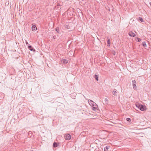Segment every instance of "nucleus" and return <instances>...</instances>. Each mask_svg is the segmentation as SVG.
<instances>
[{
	"label": "nucleus",
	"instance_id": "16",
	"mask_svg": "<svg viewBox=\"0 0 151 151\" xmlns=\"http://www.w3.org/2000/svg\"><path fill=\"white\" fill-rule=\"evenodd\" d=\"M139 20L141 21V22H144L143 19L142 17H139Z\"/></svg>",
	"mask_w": 151,
	"mask_h": 151
},
{
	"label": "nucleus",
	"instance_id": "28",
	"mask_svg": "<svg viewBox=\"0 0 151 151\" xmlns=\"http://www.w3.org/2000/svg\"><path fill=\"white\" fill-rule=\"evenodd\" d=\"M81 0L83 1H85V0Z\"/></svg>",
	"mask_w": 151,
	"mask_h": 151
},
{
	"label": "nucleus",
	"instance_id": "4",
	"mask_svg": "<svg viewBox=\"0 0 151 151\" xmlns=\"http://www.w3.org/2000/svg\"><path fill=\"white\" fill-rule=\"evenodd\" d=\"M133 87L134 90H136L137 87H136V82L134 80L132 81Z\"/></svg>",
	"mask_w": 151,
	"mask_h": 151
},
{
	"label": "nucleus",
	"instance_id": "7",
	"mask_svg": "<svg viewBox=\"0 0 151 151\" xmlns=\"http://www.w3.org/2000/svg\"><path fill=\"white\" fill-rule=\"evenodd\" d=\"M61 62L64 64H67L68 63V60L64 59L61 60Z\"/></svg>",
	"mask_w": 151,
	"mask_h": 151
},
{
	"label": "nucleus",
	"instance_id": "14",
	"mask_svg": "<svg viewBox=\"0 0 151 151\" xmlns=\"http://www.w3.org/2000/svg\"><path fill=\"white\" fill-rule=\"evenodd\" d=\"M110 45V40L108 39L107 42V46H109Z\"/></svg>",
	"mask_w": 151,
	"mask_h": 151
},
{
	"label": "nucleus",
	"instance_id": "23",
	"mask_svg": "<svg viewBox=\"0 0 151 151\" xmlns=\"http://www.w3.org/2000/svg\"><path fill=\"white\" fill-rule=\"evenodd\" d=\"M25 42H26V45L28 44V42L26 40L25 41Z\"/></svg>",
	"mask_w": 151,
	"mask_h": 151
},
{
	"label": "nucleus",
	"instance_id": "26",
	"mask_svg": "<svg viewBox=\"0 0 151 151\" xmlns=\"http://www.w3.org/2000/svg\"><path fill=\"white\" fill-rule=\"evenodd\" d=\"M150 6H151V2L150 3Z\"/></svg>",
	"mask_w": 151,
	"mask_h": 151
},
{
	"label": "nucleus",
	"instance_id": "25",
	"mask_svg": "<svg viewBox=\"0 0 151 151\" xmlns=\"http://www.w3.org/2000/svg\"><path fill=\"white\" fill-rule=\"evenodd\" d=\"M84 133V132H81V134H82V135H83V133Z\"/></svg>",
	"mask_w": 151,
	"mask_h": 151
},
{
	"label": "nucleus",
	"instance_id": "29",
	"mask_svg": "<svg viewBox=\"0 0 151 151\" xmlns=\"http://www.w3.org/2000/svg\"><path fill=\"white\" fill-rule=\"evenodd\" d=\"M74 94H75L76 95V93H74Z\"/></svg>",
	"mask_w": 151,
	"mask_h": 151
},
{
	"label": "nucleus",
	"instance_id": "17",
	"mask_svg": "<svg viewBox=\"0 0 151 151\" xmlns=\"http://www.w3.org/2000/svg\"><path fill=\"white\" fill-rule=\"evenodd\" d=\"M126 120L127 121L129 122H130L131 120V119L129 118H127Z\"/></svg>",
	"mask_w": 151,
	"mask_h": 151
},
{
	"label": "nucleus",
	"instance_id": "27",
	"mask_svg": "<svg viewBox=\"0 0 151 151\" xmlns=\"http://www.w3.org/2000/svg\"><path fill=\"white\" fill-rule=\"evenodd\" d=\"M115 52H114V55H115V53H115Z\"/></svg>",
	"mask_w": 151,
	"mask_h": 151
},
{
	"label": "nucleus",
	"instance_id": "30",
	"mask_svg": "<svg viewBox=\"0 0 151 151\" xmlns=\"http://www.w3.org/2000/svg\"><path fill=\"white\" fill-rule=\"evenodd\" d=\"M112 10L113 11V9H112Z\"/></svg>",
	"mask_w": 151,
	"mask_h": 151
},
{
	"label": "nucleus",
	"instance_id": "9",
	"mask_svg": "<svg viewBox=\"0 0 151 151\" xmlns=\"http://www.w3.org/2000/svg\"><path fill=\"white\" fill-rule=\"evenodd\" d=\"M58 145V144L57 142H54L53 144V147H56Z\"/></svg>",
	"mask_w": 151,
	"mask_h": 151
},
{
	"label": "nucleus",
	"instance_id": "12",
	"mask_svg": "<svg viewBox=\"0 0 151 151\" xmlns=\"http://www.w3.org/2000/svg\"><path fill=\"white\" fill-rule=\"evenodd\" d=\"M94 77L96 81H98V76L97 75H94Z\"/></svg>",
	"mask_w": 151,
	"mask_h": 151
},
{
	"label": "nucleus",
	"instance_id": "8",
	"mask_svg": "<svg viewBox=\"0 0 151 151\" xmlns=\"http://www.w3.org/2000/svg\"><path fill=\"white\" fill-rule=\"evenodd\" d=\"M32 30L34 31L37 29V27L35 25H33L32 27Z\"/></svg>",
	"mask_w": 151,
	"mask_h": 151
},
{
	"label": "nucleus",
	"instance_id": "15",
	"mask_svg": "<svg viewBox=\"0 0 151 151\" xmlns=\"http://www.w3.org/2000/svg\"><path fill=\"white\" fill-rule=\"evenodd\" d=\"M55 30L58 33H59V32H60V30H59V28L58 27H57L56 29H55Z\"/></svg>",
	"mask_w": 151,
	"mask_h": 151
},
{
	"label": "nucleus",
	"instance_id": "19",
	"mask_svg": "<svg viewBox=\"0 0 151 151\" xmlns=\"http://www.w3.org/2000/svg\"><path fill=\"white\" fill-rule=\"evenodd\" d=\"M116 142L114 143V146H119V145L117 144H116V142H117L118 141H116Z\"/></svg>",
	"mask_w": 151,
	"mask_h": 151
},
{
	"label": "nucleus",
	"instance_id": "24",
	"mask_svg": "<svg viewBox=\"0 0 151 151\" xmlns=\"http://www.w3.org/2000/svg\"><path fill=\"white\" fill-rule=\"evenodd\" d=\"M84 1H84H83V4H85V3H86V2H85V1Z\"/></svg>",
	"mask_w": 151,
	"mask_h": 151
},
{
	"label": "nucleus",
	"instance_id": "13",
	"mask_svg": "<svg viewBox=\"0 0 151 151\" xmlns=\"http://www.w3.org/2000/svg\"><path fill=\"white\" fill-rule=\"evenodd\" d=\"M142 45L143 47L145 48L147 46L146 43L145 42H144L142 43Z\"/></svg>",
	"mask_w": 151,
	"mask_h": 151
},
{
	"label": "nucleus",
	"instance_id": "2",
	"mask_svg": "<svg viewBox=\"0 0 151 151\" xmlns=\"http://www.w3.org/2000/svg\"><path fill=\"white\" fill-rule=\"evenodd\" d=\"M88 101L90 105H92V109L93 110L95 111V109H96V108H97V105L96 103L91 100H88Z\"/></svg>",
	"mask_w": 151,
	"mask_h": 151
},
{
	"label": "nucleus",
	"instance_id": "20",
	"mask_svg": "<svg viewBox=\"0 0 151 151\" xmlns=\"http://www.w3.org/2000/svg\"><path fill=\"white\" fill-rule=\"evenodd\" d=\"M105 102L106 103H108V100L107 99H105Z\"/></svg>",
	"mask_w": 151,
	"mask_h": 151
},
{
	"label": "nucleus",
	"instance_id": "11",
	"mask_svg": "<svg viewBox=\"0 0 151 151\" xmlns=\"http://www.w3.org/2000/svg\"><path fill=\"white\" fill-rule=\"evenodd\" d=\"M115 133H114V139H116L119 140V137H117L116 136H114L115 135H117L116 133V132H115Z\"/></svg>",
	"mask_w": 151,
	"mask_h": 151
},
{
	"label": "nucleus",
	"instance_id": "1",
	"mask_svg": "<svg viewBox=\"0 0 151 151\" xmlns=\"http://www.w3.org/2000/svg\"><path fill=\"white\" fill-rule=\"evenodd\" d=\"M136 106L141 110L145 111L146 110V107L145 105L141 104L139 103L135 104Z\"/></svg>",
	"mask_w": 151,
	"mask_h": 151
},
{
	"label": "nucleus",
	"instance_id": "22",
	"mask_svg": "<svg viewBox=\"0 0 151 151\" xmlns=\"http://www.w3.org/2000/svg\"><path fill=\"white\" fill-rule=\"evenodd\" d=\"M53 38L54 39H55L56 38V36L55 35L53 36Z\"/></svg>",
	"mask_w": 151,
	"mask_h": 151
},
{
	"label": "nucleus",
	"instance_id": "18",
	"mask_svg": "<svg viewBox=\"0 0 151 151\" xmlns=\"http://www.w3.org/2000/svg\"><path fill=\"white\" fill-rule=\"evenodd\" d=\"M136 41H137L139 42L140 41H141V39L140 38H138V37H137L136 39Z\"/></svg>",
	"mask_w": 151,
	"mask_h": 151
},
{
	"label": "nucleus",
	"instance_id": "5",
	"mask_svg": "<svg viewBox=\"0 0 151 151\" xmlns=\"http://www.w3.org/2000/svg\"><path fill=\"white\" fill-rule=\"evenodd\" d=\"M129 35L130 36L132 37H134L135 36V34L132 31L129 32Z\"/></svg>",
	"mask_w": 151,
	"mask_h": 151
},
{
	"label": "nucleus",
	"instance_id": "3",
	"mask_svg": "<svg viewBox=\"0 0 151 151\" xmlns=\"http://www.w3.org/2000/svg\"><path fill=\"white\" fill-rule=\"evenodd\" d=\"M64 137L66 140H70L71 137V136L69 134H65Z\"/></svg>",
	"mask_w": 151,
	"mask_h": 151
},
{
	"label": "nucleus",
	"instance_id": "10",
	"mask_svg": "<svg viewBox=\"0 0 151 151\" xmlns=\"http://www.w3.org/2000/svg\"><path fill=\"white\" fill-rule=\"evenodd\" d=\"M110 147L109 146H107L105 147L104 148V151H107L108 149H109Z\"/></svg>",
	"mask_w": 151,
	"mask_h": 151
},
{
	"label": "nucleus",
	"instance_id": "21",
	"mask_svg": "<svg viewBox=\"0 0 151 151\" xmlns=\"http://www.w3.org/2000/svg\"><path fill=\"white\" fill-rule=\"evenodd\" d=\"M116 91H114V95L115 96H116V93H116Z\"/></svg>",
	"mask_w": 151,
	"mask_h": 151
},
{
	"label": "nucleus",
	"instance_id": "6",
	"mask_svg": "<svg viewBox=\"0 0 151 151\" xmlns=\"http://www.w3.org/2000/svg\"><path fill=\"white\" fill-rule=\"evenodd\" d=\"M28 47L30 50L34 52L35 51V50L33 48L31 45L28 46Z\"/></svg>",
	"mask_w": 151,
	"mask_h": 151
}]
</instances>
